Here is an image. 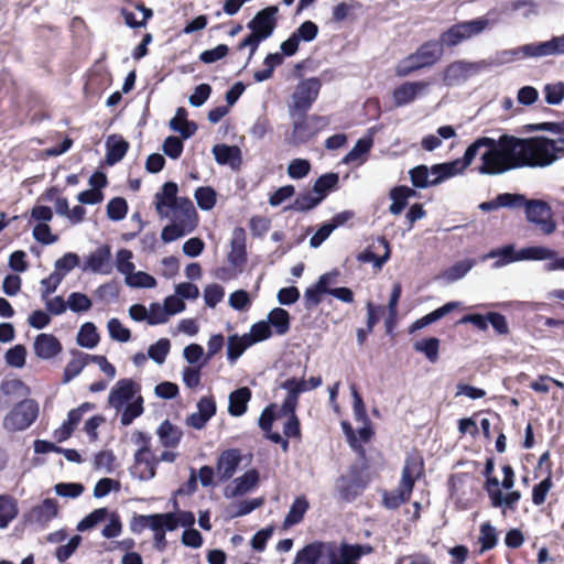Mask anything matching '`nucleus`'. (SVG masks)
Returning a JSON list of instances; mask_svg holds the SVG:
<instances>
[{
  "label": "nucleus",
  "mask_w": 564,
  "mask_h": 564,
  "mask_svg": "<svg viewBox=\"0 0 564 564\" xmlns=\"http://www.w3.org/2000/svg\"><path fill=\"white\" fill-rule=\"evenodd\" d=\"M518 154L521 167H545L564 158V139L552 140L536 135L518 138Z\"/></svg>",
  "instance_id": "f257e3e1"
},
{
  "label": "nucleus",
  "mask_w": 564,
  "mask_h": 564,
  "mask_svg": "<svg viewBox=\"0 0 564 564\" xmlns=\"http://www.w3.org/2000/svg\"><path fill=\"white\" fill-rule=\"evenodd\" d=\"M492 144L481 155V174L497 175L520 169L517 137L502 134L498 140L491 138Z\"/></svg>",
  "instance_id": "f03ea898"
},
{
  "label": "nucleus",
  "mask_w": 564,
  "mask_h": 564,
  "mask_svg": "<svg viewBox=\"0 0 564 564\" xmlns=\"http://www.w3.org/2000/svg\"><path fill=\"white\" fill-rule=\"evenodd\" d=\"M278 13L279 8L270 6L257 12L252 20L248 22L247 28L251 32L238 43L237 50L242 51L248 47L250 51L249 61L256 54L260 43L273 34L278 24Z\"/></svg>",
  "instance_id": "7ed1b4c3"
},
{
  "label": "nucleus",
  "mask_w": 564,
  "mask_h": 564,
  "mask_svg": "<svg viewBox=\"0 0 564 564\" xmlns=\"http://www.w3.org/2000/svg\"><path fill=\"white\" fill-rule=\"evenodd\" d=\"M442 56V45L435 40L426 41L414 53L399 62L395 75L398 77L409 76L419 69L434 65Z\"/></svg>",
  "instance_id": "20e7f679"
},
{
  "label": "nucleus",
  "mask_w": 564,
  "mask_h": 564,
  "mask_svg": "<svg viewBox=\"0 0 564 564\" xmlns=\"http://www.w3.org/2000/svg\"><path fill=\"white\" fill-rule=\"evenodd\" d=\"M281 388L288 391V394L282 403L281 412L288 415V421L283 426V433L286 438L301 437V425L300 420L295 414V410L299 403V395L306 391V383L303 379L290 378L285 380Z\"/></svg>",
  "instance_id": "39448f33"
},
{
  "label": "nucleus",
  "mask_w": 564,
  "mask_h": 564,
  "mask_svg": "<svg viewBox=\"0 0 564 564\" xmlns=\"http://www.w3.org/2000/svg\"><path fill=\"white\" fill-rule=\"evenodd\" d=\"M366 466L352 464L345 475H340L336 480V490L340 500L352 502L359 497L369 484V477L366 475Z\"/></svg>",
  "instance_id": "423d86ee"
},
{
  "label": "nucleus",
  "mask_w": 564,
  "mask_h": 564,
  "mask_svg": "<svg viewBox=\"0 0 564 564\" xmlns=\"http://www.w3.org/2000/svg\"><path fill=\"white\" fill-rule=\"evenodd\" d=\"M297 116L299 118L293 120L291 133L285 138L286 143L292 147L307 143L329 123L327 118L318 115L307 116L305 113Z\"/></svg>",
  "instance_id": "0eeeda50"
},
{
  "label": "nucleus",
  "mask_w": 564,
  "mask_h": 564,
  "mask_svg": "<svg viewBox=\"0 0 564 564\" xmlns=\"http://www.w3.org/2000/svg\"><path fill=\"white\" fill-rule=\"evenodd\" d=\"M322 83L317 77L301 80L292 94V104L289 112L292 118L296 115H305L318 97Z\"/></svg>",
  "instance_id": "6e6552de"
},
{
  "label": "nucleus",
  "mask_w": 564,
  "mask_h": 564,
  "mask_svg": "<svg viewBox=\"0 0 564 564\" xmlns=\"http://www.w3.org/2000/svg\"><path fill=\"white\" fill-rule=\"evenodd\" d=\"M488 25L489 20L485 17H480L471 21L459 22L444 31L437 42L442 47L444 45L453 47L465 40L480 34Z\"/></svg>",
  "instance_id": "1a4fd4ad"
},
{
  "label": "nucleus",
  "mask_w": 564,
  "mask_h": 564,
  "mask_svg": "<svg viewBox=\"0 0 564 564\" xmlns=\"http://www.w3.org/2000/svg\"><path fill=\"white\" fill-rule=\"evenodd\" d=\"M37 415V403L31 399L23 400L4 416L3 427L10 432L23 431L33 424Z\"/></svg>",
  "instance_id": "9d476101"
},
{
  "label": "nucleus",
  "mask_w": 564,
  "mask_h": 564,
  "mask_svg": "<svg viewBox=\"0 0 564 564\" xmlns=\"http://www.w3.org/2000/svg\"><path fill=\"white\" fill-rule=\"evenodd\" d=\"M525 207L528 221L534 224L544 235H551L556 229L553 220L551 206L541 199H525L522 204Z\"/></svg>",
  "instance_id": "9b49d317"
},
{
  "label": "nucleus",
  "mask_w": 564,
  "mask_h": 564,
  "mask_svg": "<svg viewBox=\"0 0 564 564\" xmlns=\"http://www.w3.org/2000/svg\"><path fill=\"white\" fill-rule=\"evenodd\" d=\"M500 482L498 479H489L484 484V490L487 492L492 508L501 509V514L507 516V512H516L518 503L521 499V492L519 490H509L503 494L499 488Z\"/></svg>",
  "instance_id": "f8f14e48"
},
{
  "label": "nucleus",
  "mask_w": 564,
  "mask_h": 564,
  "mask_svg": "<svg viewBox=\"0 0 564 564\" xmlns=\"http://www.w3.org/2000/svg\"><path fill=\"white\" fill-rule=\"evenodd\" d=\"M59 507L56 499L46 498L41 503L32 507L29 512L24 514L25 522L36 524L40 529L47 528L48 523L57 518Z\"/></svg>",
  "instance_id": "ddd939ff"
},
{
  "label": "nucleus",
  "mask_w": 564,
  "mask_h": 564,
  "mask_svg": "<svg viewBox=\"0 0 564 564\" xmlns=\"http://www.w3.org/2000/svg\"><path fill=\"white\" fill-rule=\"evenodd\" d=\"M158 459L151 449L139 448L134 453L133 465L130 469L132 477L139 480H150L156 474Z\"/></svg>",
  "instance_id": "4468645a"
},
{
  "label": "nucleus",
  "mask_w": 564,
  "mask_h": 564,
  "mask_svg": "<svg viewBox=\"0 0 564 564\" xmlns=\"http://www.w3.org/2000/svg\"><path fill=\"white\" fill-rule=\"evenodd\" d=\"M518 52L523 57H541L564 54V35L553 36L551 40L520 46Z\"/></svg>",
  "instance_id": "2eb2a0df"
},
{
  "label": "nucleus",
  "mask_w": 564,
  "mask_h": 564,
  "mask_svg": "<svg viewBox=\"0 0 564 564\" xmlns=\"http://www.w3.org/2000/svg\"><path fill=\"white\" fill-rule=\"evenodd\" d=\"M242 454L239 448H228L223 451L216 460L215 470L220 482H226L236 474Z\"/></svg>",
  "instance_id": "dca6fc26"
},
{
  "label": "nucleus",
  "mask_w": 564,
  "mask_h": 564,
  "mask_svg": "<svg viewBox=\"0 0 564 564\" xmlns=\"http://www.w3.org/2000/svg\"><path fill=\"white\" fill-rule=\"evenodd\" d=\"M140 391V384L134 382L132 379H120L112 387L108 402L112 408L119 410L126 403L134 400L135 394Z\"/></svg>",
  "instance_id": "f3484780"
},
{
  "label": "nucleus",
  "mask_w": 564,
  "mask_h": 564,
  "mask_svg": "<svg viewBox=\"0 0 564 564\" xmlns=\"http://www.w3.org/2000/svg\"><path fill=\"white\" fill-rule=\"evenodd\" d=\"M172 220L189 234L195 230L198 224V215L189 198L181 197V202L172 208Z\"/></svg>",
  "instance_id": "a211bd4d"
},
{
  "label": "nucleus",
  "mask_w": 564,
  "mask_h": 564,
  "mask_svg": "<svg viewBox=\"0 0 564 564\" xmlns=\"http://www.w3.org/2000/svg\"><path fill=\"white\" fill-rule=\"evenodd\" d=\"M247 236L242 227H236L232 231V238L230 241V251L228 253V261L230 264L242 271L243 265L247 263Z\"/></svg>",
  "instance_id": "6ab92c4d"
},
{
  "label": "nucleus",
  "mask_w": 564,
  "mask_h": 564,
  "mask_svg": "<svg viewBox=\"0 0 564 564\" xmlns=\"http://www.w3.org/2000/svg\"><path fill=\"white\" fill-rule=\"evenodd\" d=\"M424 474V462L419 455H408L402 468L400 484L408 490H413L415 481Z\"/></svg>",
  "instance_id": "aec40b11"
},
{
  "label": "nucleus",
  "mask_w": 564,
  "mask_h": 564,
  "mask_svg": "<svg viewBox=\"0 0 564 564\" xmlns=\"http://www.w3.org/2000/svg\"><path fill=\"white\" fill-rule=\"evenodd\" d=\"M110 259V247L108 245H102L86 258L84 270L89 269L93 272L110 274L112 271Z\"/></svg>",
  "instance_id": "412c9836"
},
{
  "label": "nucleus",
  "mask_w": 564,
  "mask_h": 564,
  "mask_svg": "<svg viewBox=\"0 0 564 564\" xmlns=\"http://www.w3.org/2000/svg\"><path fill=\"white\" fill-rule=\"evenodd\" d=\"M429 86L425 82H406L392 91L393 102L397 107L405 106L415 100L417 95Z\"/></svg>",
  "instance_id": "4be33fe9"
},
{
  "label": "nucleus",
  "mask_w": 564,
  "mask_h": 564,
  "mask_svg": "<svg viewBox=\"0 0 564 564\" xmlns=\"http://www.w3.org/2000/svg\"><path fill=\"white\" fill-rule=\"evenodd\" d=\"M215 160L220 165L238 170L242 163L241 151L236 145L216 144L213 148Z\"/></svg>",
  "instance_id": "5701e85b"
},
{
  "label": "nucleus",
  "mask_w": 564,
  "mask_h": 564,
  "mask_svg": "<svg viewBox=\"0 0 564 564\" xmlns=\"http://www.w3.org/2000/svg\"><path fill=\"white\" fill-rule=\"evenodd\" d=\"M34 351L42 359H51L62 351V344L52 334H40L34 341Z\"/></svg>",
  "instance_id": "b1692460"
},
{
  "label": "nucleus",
  "mask_w": 564,
  "mask_h": 564,
  "mask_svg": "<svg viewBox=\"0 0 564 564\" xmlns=\"http://www.w3.org/2000/svg\"><path fill=\"white\" fill-rule=\"evenodd\" d=\"M177 185L174 182H166L162 186V191L155 194V209L158 214L165 215L164 208L172 209L181 202V197H177Z\"/></svg>",
  "instance_id": "393cba45"
},
{
  "label": "nucleus",
  "mask_w": 564,
  "mask_h": 564,
  "mask_svg": "<svg viewBox=\"0 0 564 564\" xmlns=\"http://www.w3.org/2000/svg\"><path fill=\"white\" fill-rule=\"evenodd\" d=\"M473 69L474 65L471 63L455 61L445 68L443 77L444 83L447 86L457 85L466 80Z\"/></svg>",
  "instance_id": "a878e982"
},
{
  "label": "nucleus",
  "mask_w": 564,
  "mask_h": 564,
  "mask_svg": "<svg viewBox=\"0 0 564 564\" xmlns=\"http://www.w3.org/2000/svg\"><path fill=\"white\" fill-rule=\"evenodd\" d=\"M415 195V189L409 186L398 185L392 187L389 192V197L392 200V204L389 207V212L394 216L400 215L408 206L409 198Z\"/></svg>",
  "instance_id": "bb28decb"
},
{
  "label": "nucleus",
  "mask_w": 564,
  "mask_h": 564,
  "mask_svg": "<svg viewBox=\"0 0 564 564\" xmlns=\"http://www.w3.org/2000/svg\"><path fill=\"white\" fill-rule=\"evenodd\" d=\"M156 434L162 446L165 448H175L182 440L183 431L170 420H164L158 427Z\"/></svg>",
  "instance_id": "cd10ccee"
},
{
  "label": "nucleus",
  "mask_w": 564,
  "mask_h": 564,
  "mask_svg": "<svg viewBox=\"0 0 564 564\" xmlns=\"http://www.w3.org/2000/svg\"><path fill=\"white\" fill-rule=\"evenodd\" d=\"M106 161L109 165L120 162L129 150V142L121 135L112 134L106 142Z\"/></svg>",
  "instance_id": "c85d7f7f"
},
{
  "label": "nucleus",
  "mask_w": 564,
  "mask_h": 564,
  "mask_svg": "<svg viewBox=\"0 0 564 564\" xmlns=\"http://www.w3.org/2000/svg\"><path fill=\"white\" fill-rule=\"evenodd\" d=\"M251 395V390L248 387H241L232 391L229 395V414L232 416L243 415L247 412Z\"/></svg>",
  "instance_id": "c756f323"
},
{
  "label": "nucleus",
  "mask_w": 564,
  "mask_h": 564,
  "mask_svg": "<svg viewBox=\"0 0 564 564\" xmlns=\"http://www.w3.org/2000/svg\"><path fill=\"white\" fill-rule=\"evenodd\" d=\"M170 128L177 131L182 139H188L197 131V124L187 120V110L184 107L177 108L175 117L170 121Z\"/></svg>",
  "instance_id": "7c9ffc66"
},
{
  "label": "nucleus",
  "mask_w": 564,
  "mask_h": 564,
  "mask_svg": "<svg viewBox=\"0 0 564 564\" xmlns=\"http://www.w3.org/2000/svg\"><path fill=\"white\" fill-rule=\"evenodd\" d=\"M260 480L259 471L256 468L248 469L242 476L234 480V488L227 497H237L249 492L258 486Z\"/></svg>",
  "instance_id": "2f4dec72"
},
{
  "label": "nucleus",
  "mask_w": 564,
  "mask_h": 564,
  "mask_svg": "<svg viewBox=\"0 0 564 564\" xmlns=\"http://www.w3.org/2000/svg\"><path fill=\"white\" fill-rule=\"evenodd\" d=\"M498 541L499 538L497 529L490 523V521L482 522L479 527L478 554H484L495 549L498 544Z\"/></svg>",
  "instance_id": "473e14b6"
},
{
  "label": "nucleus",
  "mask_w": 564,
  "mask_h": 564,
  "mask_svg": "<svg viewBox=\"0 0 564 564\" xmlns=\"http://www.w3.org/2000/svg\"><path fill=\"white\" fill-rule=\"evenodd\" d=\"M165 516H170V519L165 518L159 522V528L152 529L154 532V546L158 551H164L167 542L165 539L166 531H174L177 528V518L174 512H166Z\"/></svg>",
  "instance_id": "72a5a7b5"
},
{
  "label": "nucleus",
  "mask_w": 564,
  "mask_h": 564,
  "mask_svg": "<svg viewBox=\"0 0 564 564\" xmlns=\"http://www.w3.org/2000/svg\"><path fill=\"white\" fill-rule=\"evenodd\" d=\"M524 196L521 194L503 193L496 196L495 199L480 204V209L489 212L500 207H521Z\"/></svg>",
  "instance_id": "f704fd0d"
},
{
  "label": "nucleus",
  "mask_w": 564,
  "mask_h": 564,
  "mask_svg": "<svg viewBox=\"0 0 564 564\" xmlns=\"http://www.w3.org/2000/svg\"><path fill=\"white\" fill-rule=\"evenodd\" d=\"M413 490H408L406 487H402V484H399V487L394 490H384L382 495V506L389 510H395L401 505L406 503L411 499Z\"/></svg>",
  "instance_id": "c9c22d12"
},
{
  "label": "nucleus",
  "mask_w": 564,
  "mask_h": 564,
  "mask_svg": "<svg viewBox=\"0 0 564 564\" xmlns=\"http://www.w3.org/2000/svg\"><path fill=\"white\" fill-rule=\"evenodd\" d=\"M497 259L494 267L500 268L506 264L520 261L519 251H517L513 245H506L501 248L492 249L482 257V260Z\"/></svg>",
  "instance_id": "e433bc0d"
},
{
  "label": "nucleus",
  "mask_w": 564,
  "mask_h": 564,
  "mask_svg": "<svg viewBox=\"0 0 564 564\" xmlns=\"http://www.w3.org/2000/svg\"><path fill=\"white\" fill-rule=\"evenodd\" d=\"M18 513L17 499L8 494L0 495V529H6Z\"/></svg>",
  "instance_id": "4c0bfd02"
},
{
  "label": "nucleus",
  "mask_w": 564,
  "mask_h": 564,
  "mask_svg": "<svg viewBox=\"0 0 564 564\" xmlns=\"http://www.w3.org/2000/svg\"><path fill=\"white\" fill-rule=\"evenodd\" d=\"M308 508L310 503L305 496L296 497L293 503L291 505L288 514L284 518L283 527L290 528L292 525L300 523L303 520Z\"/></svg>",
  "instance_id": "58836bf2"
},
{
  "label": "nucleus",
  "mask_w": 564,
  "mask_h": 564,
  "mask_svg": "<svg viewBox=\"0 0 564 564\" xmlns=\"http://www.w3.org/2000/svg\"><path fill=\"white\" fill-rule=\"evenodd\" d=\"M488 144H492L491 138L489 137H480L476 139L465 151L462 159L454 160V162H458L457 169L460 172H463L466 167H468L471 162L477 156L479 150L481 148H486Z\"/></svg>",
  "instance_id": "ea45409f"
},
{
  "label": "nucleus",
  "mask_w": 564,
  "mask_h": 564,
  "mask_svg": "<svg viewBox=\"0 0 564 564\" xmlns=\"http://www.w3.org/2000/svg\"><path fill=\"white\" fill-rule=\"evenodd\" d=\"M324 543L314 542L297 551L293 564H316L323 555Z\"/></svg>",
  "instance_id": "a19ab883"
},
{
  "label": "nucleus",
  "mask_w": 564,
  "mask_h": 564,
  "mask_svg": "<svg viewBox=\"0 0 564 564\" xmlns=\"http://www.w3.org/2000/svg\"><path fill=\"white\" fill-rule=\"evenodd\" d=\"M339 182L337 173H326L321 175L313 185V193L323 202L329 192L334 191Z\"/></svg>",
  "instance_id": "79ce46f5"
},
{
  "label": "nucleus",
  "mask_w": 564,
  "mask_h": 564,
  "mask_svg": "<svg viewBox=\"0 0 564 564\" xmlns=\"http://www.w3.org/2000/svg\"><path fill=\"white\" fill-rule=\"evenodd\" d=\"M89 361V355L82 351L74 352V357L66 365L63 372V383H67L77 377Z\"/></svg>",
  "instance_id": "37998d69"
},
{
  "label": "nucleus",
  "mask_w": 564,
  "mask_h": 564,
  "mask_svg": "<svg viewBox=\"0 0 564 564\" xmlns=\"http://www.w3.org/2000/svg\"><path fill=\"white\" fill-rule=\"evenodd\" d=\"M268 323L276 335H285L290 330V314L284 308L275 307L269 313Z\"/></svg>",
  "instance_id": "c03bdc74"
},
{
  "label": "nucleus",
  "mask_w": 564,
  "mask_h": 564,
  "mask_svg": "<svg viewBox=\"0 0 564 564\" xmlns=\"http://www.w3.org/2000/svg\"><path fill=\"white\" fill-rule=\"evenodd\" d=\"M100 340L99 334L94 323H84L77 334V344L84 348H94Z\"/></svg>",
  "instance_id": "a18cd8bd"
},
{
  "label": "nucleus",
  "mask_w": 564,
  "mask_h": 564,
  "mask_svg": "<svg viewBox=\"0 0 564 564\" xmlns=\"http://www.w3.org/2000/svg\"><path fill=\"white\" fill-rule=\"evenodd\" d=\"M251 346V343L248 339V335L238 336L231 335L228 337L227 341V358L230 362H235L245 350Z\"/></svg>",
  "instance_id": "49530a36"
},
{
  "label": "nucleus",
  "mask_w": 564,
  "mask_h": 564,
  "mask_svg": "<svg viewBox=\"0 0 564 564\" xmlns=\"http://www.w3.org/2000/svg\"><path fill=\"white\" fill-rule=\"evenodd\" d=\"M164 517L170 519V516H165V513H154V514H149V516H143V514L135 516V517H133V519L131 521V530L135 533H140L147 528H150L151 530L156 529V528H159V522L162 521L164 519Z\"/></svg>",
  "instance_id": "de8ad7c7"
},
{
  "label": "nucleus",
  "mask_w": 564,
  "mask_h": 564,
  "mask_svg": "<svg viewBox=\"0 0 564 564\" xmlns=\"http://www.w3.org/2000/svg\"><path fill=\"white\" fill-rule=\"evenodd\" d=\"M457 165L458 162L454 161L433 165L431 167V174L435 177L432 178L431 183L435 186L443 181L455 176L459 173Z\"/></svg>",
  "instance_id": "09e8293b"
},
{
  "label": "nucleus",
  "mask_w": 564,
  "mask_h": 564,
  "mask_svg": "<svg viewBox=\"0 0 564 564\" xmlns=\"http://www.w3.org/2000/svg\"><path fill=\"white\" fill-rule=\"evenodd\" d=\"M144 411L143 398L138 395L131 402L126 403V406L120 416V423L123 426L130 425L137 417H139Z\"/></svg>",
  "instance_id": "8fccbe9b"
},
{
  "label": "nucleus",
  "mask_w": 564,
  "mask_h": 564,
  "mask_svg": "<svg viewBox=\"0 0 564 564\" xmlns=\"http://www.w3.org/2000/svg\"><path fill=\"white\" fill-rule=\"evenodd\" d=\"M475 265V260L465 259L454 263L452 267L447 268L443 272V278L447 282H455L462 278H464Z\"/></svg>",
  "instance_id": "3c124183"
},
{
  "label": "nucleus",
  "mask_w": 564,
  "mask_h": 564,
  "mask_svg": "<svg viewBox=\"0 0 564 564\" xmlns=\"http://www.w3.org/2000/svg\"><path fill=\"white\" fill-rule=\"evenodd\" d=\"M553 487V480H552V474L551 468H549V473L546 477L541 480L539 484H535L532 488V502L534 506H542L546 497L550 492V490Z\"/></svg>",
  "instance_id": "603ef678"
},
{
  "label": "nucleus",
  "mask_w": 564,
  "mask_h": 564,
  "mask_svg": "<svg viewBox=\"0 0 564 564\" xmlns=\"http://www.w3.org/2000/svg\"><path fill=\"white\" fill-rule=\"evenodd\" d=\"M414 349L423 352L431 362H435L438 358L440 339L436 337H429L416 341Z\"/></svg>",
  "instance_id": "864d4df0"
},
{
  "label": "nucleus",
  "mask_w": 564,
  "mask_h": 564,
  "mask_svg": "<svg viewBox=\"0 0 564 564\" xmlns=\"http://www.w3.org/2000/svg\"><path fill=\"white\" fill-rule=\"evenodd\" d=\"M555 251L540 246L522 248L519 250L520 261L522 260H546L555 257Z\"/></svg>",
  "instance_id": "5fc2aeb1"
},
{
  "label": "nucleus",
  "mask_w": 564,
  "mask_h": 564,
  "mask_svg": "<svg viewBox=\"0 0 564 564\" xmlns=\"http://www.w3.org/2000/svg\"><path fill=\"white\" fill-rule=\"evenodd\" d=\"M128 204L123 197H113L107 204V216L113 221H119L127 216Z\"/></svg>",
  "instance_id": "6e6d98bb"
},
{
  "label": "nucleus",
  "mask_w": 564,
  "mask_h": 564,
  "mask_svg": "<svg viewBox=\"0 0 564 564\" xmlns=\"http://www.w3.org/2000/svg\"><path fill=\"white\" fill-rule=\"evenodd\" d=\"M195 199L203 210H209L216 205V192L209 186H200L195 191Z\"/></svg>",
  "instance_id": "4d7b16f0"
},
{
  "label": "nucleus",
  "mask_w": 564,
  "mask_h": 564,
  "mask_svg": "<svg viewBox=\"0 0 564 564\" xmlns=\"http://www.w3.org/2000/svg\"><path fill=\"white\" fill-rule=\"evenodd\" d=\"M170 340L167 338H161L149 347L148 355L153 361L161 365L165 361L166 356L170 352Z\"/></svg>",
  "instance_id": "13d9d810"
},
{
  "label": "nucleus",
  "mask_w": 564,
  "mask_h": 564,
  "mask_svg": "<svg viewBox=\"0 0 564 564\" xmlns=\"http://www.w3.org/2000/svg\"><path fill=\"white\" fill-rule=\"evenodd\" d=\"M127 285L131 288H154L156 280L149 273L143 271L131 272L126 276Z\"/></svg>",
  "instance_id": "bf43d9fd"
},
{
  "label": "nucleus",
  "mask_w": 564,
  "mask_h": 564,
  "mask_svg": "<svg viewBox=\"0 0 564 564\" xmlns=\"http://www.w3.org/2000/svg\"><path fill=\"white\" fill-rule=\"evenodd\" d=\"M272 336V328L265 321L254 323L250 328L248 339L251 345L269 339Z\"/></svg>",
  "instance_id": "052dcab7"
},
{
  "label": "nucleus",
  "mask_w": 564,
  "mask_h": 564,
  "mask_svg": "<svg viewBox=\"0 0 564 564\" xmlns=\"http://www.w3.org/2000/svg\"><path fill=\"white\" fill-rule=\"evenodd\" d=\"M321 203V198L313 195L311 192H306L297 195L291 208L297 212H307L315 208Z\"/></svg>",
  "instance_id": "680f3d73"
},
{
  "label": "nucleus",
  "mask_w": 564,
  "mask_h": 564,
  "mask_svg": "<svg viewBox=\"0 0 564 564\" xmlns=\"http://www.w3.org/2000/svg\"><path fill=\"white\" fill-rule=\"evenodd\" d=\"M411 182L416 188H426L434 186L429 178V167L426 165H417L409 172Z\"/></svg>",
  "instance_id": "e2e57ef3"
},
{
  "label": "nucleus",
  "mask_w": 564,
  "mask_h": 564,
  "mask_svg": "<svg viewBox=\"0 0 564 564\" xmlns=\"http://www.w3.org/2000/svg\"><path fill=\"white\" fill-rule=\"evenodd\" d=\"M108 516V509L107 508H98L95 509L93 512H90L88 516H86L79 523L77 524V530L80 532H84L86 530L93 529L96 527L99 522L105 520Z\"/></svg>",
  "instance_id": "0e129e2a"
},
{
  "label": "nucleus",
  "mask_w": 564,
  "mask_h": 564,
  "mask_svg": "<svg viewBox=\"0 0 564 564\" xmlns=\"http://www.w3.org/2000/svg\"><path fill=\"white\" fill-rule=\"evenodd\" d=\"M372 144L373 141L371 138L359 139L343 161L345 163L357 161L361 155L367 154L371 150Z\"/></svg>",
  "instance_id": "69168bd1"
},
{
  "label": "nucleus",
  "mask_w": 564,
  "mask_h": 564,
  "mask_svg": "<svg viewBox=\"0 0 564 564\" xmlns=\"http://www.w3.org/2000/svg\"><path fill=\"white\" fill-rule=\"evenodd\" d=\"M311 163L305 159H293L288 166V175L293 180H301L308 175Z\"/></svg>",
  "instance_id": "338daca9"
},
{
  "label": "nucleus",
  "mask_w": 564,
  "mask_h": 564,
  "mask_svg": "<svg viewBox=\"0 0 564 564\" xmlns=\"http://www.w3.org/2000/svg\"><path fill=\"white\" fill-rule=\"evenodd\" d=\"M162 150L170 159L177 160L183 153L184 144L181 138L170 135L164 140Z\"/></svg>",
  "instance_id": "774afa93"
}]
</instances>
